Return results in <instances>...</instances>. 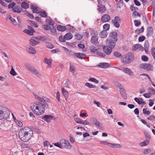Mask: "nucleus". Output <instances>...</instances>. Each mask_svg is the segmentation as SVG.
Instances as JSON below:
<instances>
[{"mask_svg": "<svg viewBox=\"0 0 155 155\" xmlns=\"http://www.w3.org/2000/svg\"><path fill=\"white\" fill-rule=\"evenodd\" d=\"M110 19V16L108 14H105L101 18V21L102 22H108Z\"/></svg>", "mask_w": 155, "mask_h": 155, "instance_id": "11", "label": "nucleus"}, {"mask_svg": "<svg viewBox=\"0 0 155 155\" xmlns=\"http://www.w3.org/2000/svg\"><path fill=\"white\" fill-rule=\"evenodd\" d=\"M149 47V43L148 41L146 40L145 41L144 49L146 53L148 52V49Z\"/></svg>", "mask_w": 155, "mask_h": 155, "instance_id": "19", "label": "nucleus"}, {"mask_svg": "<svg viewBox=\"0 0 155 155\" xmlns=\"http://www.w3.org/2000/svg\"><path fill=\"white\" fill-rule=\"evenodd\" d=\"M29 41L30 44L33 46H35L39 44L38 42L32 39H30Z\"/></svg>", "mask_w": 155, "mask_h": 155, "instance_id": "31", "label": "nucleus"}, {"mask_svg": "<svg viewBox=\"0 0 155 155\" xmlns=\"http://www.w3.org/2000/svg\"><path fill=\"white\" fill-rule=\"evenodd\" d=\"M34 96L35 99L39 102L38 104L36 106V110L33 111V112L36 115H40L44 113L45 108H47L48 107V105L46 101L43 98L36 94L34 95Z\"/></svg>", "mask_w": 155, "mask_h": 155, "instance_id": "1", "label": "nucleus"}, {"mask_svg": "<svg viewBox=\"0 0 155 155\" xmlns=\"http://www.w3.org/2000/svg\"><path fill=\"white\" fill-rule=\"evenodd\" d=\"M70 71L74 74L75 71V67L73 65H71L70 64Z\"/></svg>", "mask_w": 155, "mask_h": 155, "instance_id": "38", "label": "nucleus"}, {"mask_svg": "<svg viewBox=\"0 0 155 155\" xmlns=\"http://www.w3.org/2000/svg\"><path fill=\"white\" fill-rule=\"evenodd\" d=\"M98 7L97 8L98 10L101 13L104 12L106 10L105 7L102 5H98Z\"/></svg>", "mask_w": 155, "mask_h": 155, "instance_id": "23", "label": "nucleus"}, {"mask_svg": "<svg viewBox=\"0 0 155 155\" xmlns=\"http://www.w3.org/2000/svg\"><path fill=\"white\" fill-rule=\"evenodd\" d=\"M117 33L116 32H113L110 33V35L111 38L110 39H113V40H115V39H117Z\"/></svg>", "mask_w": 155, "mask_h": 155, "instance_id": "20", "label": "nucleus"}, {"mask_svg": "<svg viewBox=\"0 0 155 155\" xmlns=\"http://www.w3.org/2000/svg\"><path fill=\"white\" fill-rule=\"evenodd\" d=\"M141 59L144 61H147L148 60V58L147 56L143 55L142 56Z\"/></svg>", "mask_w": 155, "mask_h": 155, "instance_id": "55", "label": "nucleus"}, {"mask_svg": "<svg viewBox=\"0 0 155 155\" xmlns=\"http://www.w3.org/2000/svg\"><path fill=\"white\" fill-rule=\"evenodd\" d=\"M149 143L148 140L144 141L139 144V146L141 147L145 146L147 145Z\"/></svg>", "mask_w": 155, "mask_h": 155, "instance_id": "37", "label": "nucleus"}, {"mask_svg": "<svg viewBox=\"0 0 155 155\" xmlns=\"http://www.w3.org/2000/svg\"><path fill=\"white\" fill-rule=\"evenodd\" d=\"M110 146L113 147H115L117 148H120L121 147V146L119 144H116L114 143H110Z\"/></svg>", "mask_w": 155, "mask_h": 155, "instance_id": "30", "label": "nucleus"}, {"mask_svg": "<svg viewBox=\"0 0 155 155\" xmlns=\"http://www.w3.org/2000/svg\"><path fill=\"white\" fill-rule=\"evenodd\" d=\"M117 86L120 87V94L123 98L124 99H127V96L126 91L123 88V86L119 83H117Z\"/></svg>", "mask_w": 155, "mask_h": 155, "instance_id": "5", "label": "nucleus"}, {"mask_svg": "<svg viewBox=\"0 0 155 155\" xmlns=\"http://www.w3.org/2000/svg\"><path fill=\"white\" fill-rule=\"evenodd\" d=\"M144 30V28L143 27H142L140 29H137L136 30V31L137 32H139V33H140L141 32H142Z\"/></svg>", "mask_w": 155, "mask_h": 155, "instance_id": "62", "label": "nucleus"}, {"mask_svg": "<svg viewBox=\"0 0 155 155\" xmlns=\"http://www.w3.org/2000/svg\"><path fill=\"white\" fill-rule=\"evenodd\" d=\"M52 33H55L56 31L55 28H54V26L50 27V29Z\"/></svg>", "mask_w": 155, "mask_h": 155, "instance_id": "64", "label": "nucleus"}, {"mask_svg": "<svg viewBox=\"0 0 155 155\" xmlns=\"http://www.w3.org/2000/svg\"><path fill=\"white\" fill-rule=\"evenodd\" d=\"M53 144L55 146L58 147L60 148H62V143H61V141L59 143V142H58L57 143H54Z\"/></svg>", "mask_w": 155, "mask_h": 155, "instance_id": "45", "label": "nucleus"}, {"mask_svg": "<svg viewBox=\"0 0 155 155\" xmlns=\"http://www.w3.org/2000/svg\"><path fill=\"white\" fill-rule=\"evenodd\" d=\"M42 27L45 30H48L50 29V26H49L48 25H42Z\"/></svg>", "mask_w": 155, "mask_h": 155, "instance_id": "48", "label": "nucleus"}, {"mask_svg": "<svg viewBox=\"0 0 155 155\" xmlns=\"http://www.w3.org/2000/svg\"><path fill=\"white\" fill-rule=\"evenodd\" d=\"M123 2L121 0H120L119 1V2H117V7L119 8H121L122 6H123Z\"/></svg>", "mask_w": 155, "mask_h": 155, "instance_id": "46", "label": "nucleus"}, {"mask_svg": "<svg viewBox=\"0 0 155 155\" xmlns=\"http://www.w3.org/2000/svg\"><path fill=\"white\" fill-rule=\"evenodd\" d=\"M61 91L63 94L66 100H67L68 97V91L65 89L64 87L61 88Z\"/></svg>", "mask_w": 155, "mask_h": 155, "instance_id": "16", "label": "nucleus"}, {"mask_svg": "<svg viewBox=\"0 0 155 155\" xmlns=\"http://www.w3.org/2000/svg\"><path fill=\"white\" fill-rule=\"evenodd\" d=\"M25 66L28 69L30 72L39 78H40L41 77V74L39 73L38 71L35 67L28 64H25Z\"/></svg>", "mask_w": 155, "mask_h": 155, "instance_id": "3", "label": "nucleus"}, {"mask_svg": "<svg viewBox=\"0 0 155 155\" xmlns=\"http://www.w3.org/2000/svg\"><path fill=\"white\" fill-rule=\"evenodd\" d=\"M153 33V29L151 27H149L147 28V35H151Z\"/></svg>", "mask_w": 155, "mask_h": 155, "instance_id": "28", "label": "nucleus"}, {"mask_svg": "<svg viewBox=\"0 0 155 155\" xmlns=\"http://www.w3.org/2000/svg\"><path fill=\"white\" fill-rule=\"evenodd\" d=\"M107 35V33L106 31H102L101 34H100V36L101 38H106Z\"/></svg>", "mask_w": 155, "mask_h": 155, "instance_id": "29", "label": "nucleus"}, {"mask_svg": "<svg viewBox=\"0 0 155 155\" xmlns=\"http://www.w3.org/2000/svg\"><path fill=\"white\" fill-rule=\"evenodd\" d=\"M98 37L97 36H93L92 37L91 42L93 44L96 43L98 41Z\"/></svg>", "mask_w": 155, "mask_h": 155, "instance_id": "22", "label": "nucleus"}, {"mask_svg": "<svg viewBox=\"0 0 155 155\" xmlns=\"http://www.w3.org/2000/svg\"><path fill=\"white\" fill-rule=\"evenodd\" d=\"M59 40L61 42H65L66 41V40L64 38V36L63 37L62 36H60L59 38Z\"/></svg>", "mask_w": 155, "mask_h": 155, "instance_id": "58", "label": "nucleus"}, {"mask_svg": "<svg viewBox=\"0 0 155 155\" xmlns=\"http://www.w3.org/2000/svg\"><path fill=\"white\" fill-rule=\"evenodd\" d=\"M40 15L42 17H44L45 18H47V15L45 11H40L39 13Z\"/></svg>", "mask_w": 155, "mask_h": 155, "instance_id": "35", "label": "nucleus"}, {"mask_svg": "<svg viewBox=\"0 0 155 155\" xmlns=\"http://www.w3.org/2000/svg\"><path fill=\"white\" fill-rule=\"evenodd\" d=\"M85 85L90 88L96 87V86L95 85L92 84H91L88 83H86L85 84Z\"/></svg>", "mask_w": 155, "mask_h": 155, "instance_id": "44", "label": "nucleus"}, {"mask_svg": "<svg viewBox=\"0 0 155 155\" xmlns=\"http://www.w3.org/2000/svg\"><path fill=\"white\" fill-rule=\"evenodd\" d=\"M74 120L77 123L80 124H82V122L83 121L82 120L77 118H75L74 119Z\"/></svg>", "mask_w": 155, "mask_h": 155, "instance_id": "50", "label": "nucleus"}, {"mask_svg": "<svg viewBox=\"0 0 155 155\" xmlns=\"http://www.w3.org/2000/svg\"><path fill=\"white\" fill-rule=\"evenodd\" d=\"M95 125L100 129H102V124L99 121H98Z\"/></svg>", "mask_w": 155, "mask_h": 155, "instance_id": "52", "label": "nucleus"}, {"mask_svg": "<svg viewBox=\"0 0 155 155\" xmlns=\"http://www.w3.org/2000/svg\"><path fill=\"white\" fill-rule=\"evenodd\" d=\"M96 54L98 55L103 57H104L105 56V54L102 52H97Z\"/></svg>", "mask_w": 155, "mask_h": 155, "instance_id": "61", "label": "nucleus"}, {"mask_svg": "<svg viewBox=\"0 0 155 155\" xmlns=\"http://www.w3.org/2000/svg\"><path fill=\"white\" fill-rule=\"evenodd\" d=\"M35 38L43 41H45L47 40V38L46 37L43 36H37L35 37Z\"/></svg>", "mask_w": 155, "mask_h": 155, "instance_id": "26", "label": "nucleus"}, {"mask_svg": "<svg viewBox=\"0 0 155 155\" xmlns=\"http://www.w3.org/2000/svg\"><path fill=\"white\" fill-rule=\"evenodd\" d=\"M134 55L131 53H129L124 55L122 61L123 63H129L132 62L134 58Z\"/></svg>", "mask_w": 155, "mask_h": 155, "instance_id": "4", "label": "nucleus"}, {"mask_svg": "<svg viewBox=\"0 0 155 155\" xmlns=\"http://www.w3.org/2000/svg\"><path fill=\"white\" fill-rule=\"evenodd\" d=\"M118 40V39H115V40L113 39H107L106 43L108 44L109 47L111 48H114L116 45L115 43Z\"/></svg>", "mask_w": 155, "mask_h": 155, "instance_id": "7", "label": "nucleus"}, {"mask_svg": "<svg viewBox=\"0 0 155 155\" xmlns=\"http://www.w3.org/2000/svg\"><path fill=\"white\" fill-rule=\"evenodd\" d=\"M12 10L14 12L17 13H20L21 12L20 10L17 6L13 8L12 9Z\"/></svg>", "mask_w": 155, "mask_h": 155, "instance_id": "36", "label": "nucleus"}, {"mask_svg": "<svg viewBox=\"0 0 155 155\" xmlns=\"http://www.w3.org/2000/svg\"><path fill=\"white\" fill-rule=\"evenodd\" d=\"M16 5V3L15 2H13L12 3H10L8 5V8H13V7L15 6Z\"/></svg>", "mask_w": 155, "mask_h": 155, "instance_id": "53", "label": "nucleus"}, {"mask_svg": "<svg viewBox=\"0 0 155 155\" xmlns=\"http://www.w3.org/2000/svg\"><path fill=\"white\" fill-rule=\"evenodd\" d=\"M137 49H139L140 50H143V48L141 45L139 44H137L133 46L132 50L133 51H135Z\"/></svg>", "mask_w": 155, "mask_h": 155, "instance_id": "17", "label": "nucleus"}, {"mask_svg": "<svg viewBox=\"0 0 155 155\" xmlns=\"http://www.w3.org/2000/svg\"><path fill=\"white\" fill-rule=\"evenodd\" d=\"M31 8L32 9L33 13H39L40 11H39V10L38 9L39 8H37L33 5H31Z\"/></svg>", "mask_w": 155, "mask_h": 155, "instance_id": "25", "label": "nucleus"}, {"mask_svg": "<svg viewBox=\"0 0 155 155\" xmlns=\"http://www.w3.org/2000/svg\"><path fill=\"white\" fill-rule=\"evenodd\" d=\"M122 71L125 74H128L130 76H133L134 74L133 72L128 68H123Z\"/></svg>", "mask_w": 155, "mask_h": 155, "instance_id": "9", "label": "nucleus"}, {"mask_svg": "<svg viewBox=\"0 0 155 155\" xmlns=\"http://www.w3.org/2000/svg\"><path fill=\"white\" fill-rule=\"evenodd\" d=\"M145 135L146 139V140H148V142H149L150 138V136L147 133H145Z\"/></svg>", "mask_w": 155, "mask_h": 155, "instance_id": "60", "label": "nucleus"}, {"mask_svg": "<svg viewBox=\"0 0 155 155\" xmlns=\"http://www.w3.org/2000/svg\"><path fill=\"white\" fill-rule=\"evenodd\" d=\"M90 121L93 124L95 125L98 121L97 119L94 117H91L90 119Z\"/></svg>", "mask_w": 155, "mask_h": 155, "instance_id": "47", "label": "nucleus"}, {"mask_svg": "<svg viewBox=\"0 0 155 155\" xmlns=\"http://www.w3.org/2000/svg\"><path fill=\"white\" fill-rule=\"evenodd\" d=\"M140 67L141 68L146 70H149L151 68V65L150 64L143 63L139 65Z\"/></svg>", "mask_w": 155, "mask_h": 155, "instance_id": "10", "label": "nucleus"}, {"mask_svg": "<svg viewBox=\"0 0 155 155\" xmlns=\"http://www.w3.org/2000/svg\"><path fill=\"white\" fill-rule=\"evenodd\" d=\"M151 152V149L149 148H147L143 150L142 153L144 154H147Z\"/></svg>", "mask_w": 155, "mask_h": 155, "instance_id": "39", "label": "nucleus"}, {"mask_svg": "<svg viewBox=\"0 0 155 155\" xmlns=\"http://www.w3.org/2000/svg\"><path fill=\"white\" fill-rule=\"evenodd\" d=\"M145 39V37L144 36H142L138 38V41L139 42H142L144 41Z\"/></svg>", "mask_w": 155, "mask_h": 155, "instance_id": "59", "label": "nucleus"}, {"mask_svg": "<svg viewBox=\"0 0 155 155\" xmlns=\"http://www.w3.org/2000/svg\"><path fill=\"white\" fill-rule=\"evenodd\" d=\"M151 54L155 61V48H153L151 49Z\"/></svg>", "mask_w": 155, "mask_h": 155, "instance_id": "51", "label": "nucleus"}, {"mask_svg": "<svg viewBox=\"0 0 155 155\" xmlns=\"http://www.w3.org/2000/svg\"><path fill=\"white\" fill-rule=\"evenodd\" d=\"M151 94L150 92H148L147 93H145L143 94V96L146 98H150L151 96Z\"/></svg>", "mask_w": 155, "mask_h": 155, "instance_id": "57", "label": "nucleus"}, {"mask_svg": "<svg viewBox=\"0 0 155 155\" xmlns=\"http://www.w3.org/2000/svg\"><path fill=\"white\" fill-rule=\"evenodd\" d=\"M24 32L28 34V35H30L31 36L33 35V33L32 31H31L28 29H25L24 30Z\"/></svg>", "mask_w": 155, "mask_h": 155, "instance_id": "41", "label": "nucleus"}, {"mask_svg": "<svg viewBox=\"0 0 155 155\" xmlns=\"http://www.w3.org/2000/svg\"><path fill=\"white\" fill-rule=\"evenodd\" d=\"M74 55L77 58L80 59L84 58L86 57V55L85 54L80 53H75Z\"/></svg>", "mask_w": 155, "mask_h": 155, "instance_id": "18", "label": "nucleus"}, {"mask_svg": "<svg viewBox=\"0 0 155 155\" xmlns=\"http://www.w3.org/2000/svg\"><path fill=\"white\" fill-rule=\"evenodd\" d=\"M112 48H110L109 46H104L103 47L104 52L107 55L110 54L112 51Z\"/></svg>", "mask_w": 155, "mask_h": 155, "instance_id": "12", "label": "nucleus"}, {"mask_svg": "<svg viewBox=\"0 0 155 155\" xmlns=\"http://www.w3.org/2000/svg\"><path fill=\"white\" fill-rule=\"evenodd\" d=\"M114 56L117 58H122V54L121 53L117 51H115L114 53Z\"/></svg>", "mask_w": 155, "mask_h": 155, "instance_id": "33", "label": "nucleus"}, {"mask_svg": "<svg viewBox=\"0 0 155 155\" xmlns=\"http://www.w3.org/2000/svg\"><path fill=\"white\" fill-rule=\"evenodd\" d=\"M57 29L59 31H64L66 30V28L65 26L61 25L58 26L57 27Z\"/></svg>", "mask_w": 155, "mask_h": 155, "instance_id": "27", "label": "nucleus"}, {"mask_svg": "<svg viewBox=\"0 0 155 155\" xmlns=\"http://www.w3.org/2000/svg\"><path fill=\"white\" fill-rule=\"evenodd\" d=\"M45 62L48 64V65H50L51 64V61L50 60H48L47 58H45Z\"/></svg>", "mask_w": 155, "mask_h": 155, "instance_id": "63", "label": "nucleus"}, {"mask_svg": "<svg viewBox=\"0 0 155 155\" xmlns=\"http://www.w3.org/2000/svg\"><path fill=\"white\" fill-rule=\"evenodd\" d=\"M21 6L22 8L27 9L29 7L28 4L26 2H23L21 3Z\"/></svg>", "mask_w": 155, "mask_h": 155, "instance_id": "32", "label": "nucleus"}, {"mask_svg": "<svg viewBox=\"0 0 155 155\" xmlns=\"http://www.w3.org/2000/svg\"><path fill=\"white\" fill-rule=\"evenodd\" d=\"M110 25L109 24H105L103 26V29L104 31H106L108 30L110 28Z\"/></svg>", "mask_w": 155, "mask_h": 155, "instance_id": "34", "label": "nucleus"}, {"mask_svg": "<svg viewBox=\"0 0 155 155\" xmlns=\"http://www.w3.org/2000/svg\"><path fill=\"white\" fill-rule=\"evenodd\" d=\"M27 51L28 53L33 54L36 53V51L35 49L32 48L30 45H27Z\"/></svg>", "mask_w": 155, "mask_h": 155, "instance_id": "14", "label": "nucleus"}, {"mask_svg": "<svg viewBox=\"0 0 155 155\" xmlns=\"http://www.w3.org/2000/svg\"><path fill=\"white\" fill-rule=\"evenodd\" d=\"M61 143H62V147H64L68 149H71V146L70 145L68 141L65 140H61Z\"/></svg>", "mask_w": 155, "mask_h": 155, "instance_id": "8", "label": "nucleus"}, {"mask_svg": "<svg viewBox=\"0 0 155 155\" xmlns=\"http://www.w3.org/2000/svg\"><path fill=\"white\" fill-rule=\"evenodd\" d=\"M75 38L78 40H80L83 38V36L78 33H76L75 35Z\"/></svg>", "mask_w": 155, "mask_h": 155, "instance_id": "40", "label": "nucleus"}, {"mask_svg": "<svg viewBox=\"0 0 155 155\" xmlns=\"http://www.w3.org/2000/svg\"><path fill=\"white\" fill-rule=\"evenodd\" d=\"M46 45L47 47L50 49H52L54 48L53 45L50 42H47Z\"/></svg>", "mask_w": 155, "mask_h": 155, "instance_id": "49", "label": "nucleus"}, {"mask_svg": "<svg viewBox=\"0 0 155 155\" xmlns=\"http://www.w3.org/2000/svg\"><path fill=\"white\" fill-rule=\"evenodd\" d=\"M7 18L10 20L12 23L14 25H16L17 24V22L16 21L15 19L13 18L10 15H7Z\"/></svg>", "mask_w": 155, "mask_h": 155, "instance_id": "21", "label": "nucleus"}, {"mask_svg": "<svg viewBox=\"0 0 155 155\" xmlns=\"http://www.w3.org/2000/svg\"><path fill=\"white\" fill-rule=\"evenodd\" d=\"M32 134V131L29 128L21 129L18 133L19 138L24 142L28 141L31 138Z\"/></svg>", "mask_w": 155, "mask_h": 155, "instance_id": "2", "label": "nucleus"}, {"mask_svg": "<svg viewBox=\"0 0 155 155\" xmlns=\"http://www.w3.org/2000/svg\"><path fill=\"white\" fill-rule=\"evenodd\" d=\"M89 81H93L96 83H98V81L94 78H90L88 79Z\"/></svg>", "mask_w": 155, "mask_h": 155, "instance_id": "56", "label": "nucleus"}, {"mask_svg": "<svg viewBox=\"0 0 155 155\" xmlns=\"http://www.w3.org/2000/svg\"><path fill=\"white\" fill-rule=\"evenodd\" d=\"M90 49L91 52L94 53L97 50V49L93 46H91L90 47Z\"/></svg>", "mask_w": 155, "mask_h": 155, "instance_id": "42", "label": "nucleus"}, {"mask_svg": "<svg viewBox=\"0 0 155 155\" xmlns=\"http://www.w3.org/2000/svg\"><path fill=\"white\" fill-rule=\"evenodd\" d=\"M38 104H31L30 105V107L31 109L32 110V111L33 112V111H35V110H36V105H37Z\"/></svg>", "mask_w": 155, "mask_h": 155, "instance_id": "43", "label": "nucleus"}, {"mask_svg": "<svg viewBox=\"0 0 155 155\" xmlns=\"http://www.w3.org/2000/svg\"><path fill=\"white\" fill-rule=\"evenodd\" d=\"M97 66L102 68H106L110 66V64L108 63H101L97 65Z\"/></svg>", "mask_w": 155, "mask_h": 155, "instance_id": "15", "label": "nucleus"}, {"mask_svg": "<svg viewBox=\"0 0 155 155\" xmlns=\"http://www.w3.org/2000/svg\"><path fill=\"white\" fill-rule=\"evenodd\" d=\"M121 19L118 16H115L114 19L112 20V22L113 25L116 27L118 28L120 27V23L121 22Z\"/></svg>", "mask_w": 155, "mask_h": 155, "instance_id": "6", "label": "nucleus"}, {"mask_svg": "<svg viewBox=\"0 0 155 155\" xmlns=\"http://www.w3.org/2000/svg\"><path fill=\"white\" fill-rule=\"evenodd\" d=\"M53 118V116L49 115H46L42 117V119L47 122H49Z\"/></svg>", "mask_w": 155, "mask_h": 155, "instance_id": "13", "label": "nucleus"}, {"mask_svg": "<svg viewBox=\"0 0 155 155\" xmlns=\"http://www.w3.org/2000/svg\"><path fill=\"white\" fill-rule=\"evenodd\" d=\"M72 37L73 35L70 33H67L64 35V38H65L66 40L71 39L72 38Z\"/></svg>", "mask_w": 155, "mask_h": 155, "instance_id": "24", "label": "nucleus"}, {"mask_svg": "<svg viewBox=\"0 0 155 155\" xmlns=\"http://www.w3.org/2000/svg\"><path fill=\"white\" fill-rule=\"evenodd\" d=\"M10 73L13 76L17 74L13 69V67H12L11 71H10Z\"/></svg>", "mask_w": 155, "mask_h": 155, "instance_id": "54", "label": "nucleus"}]
</instances>
